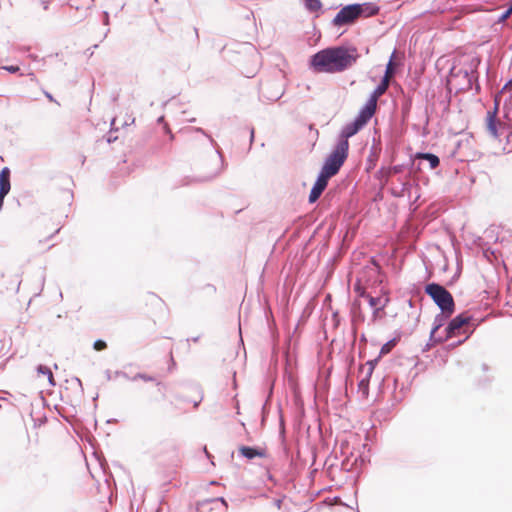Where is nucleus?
<instances>
[{"label": "nucleus", "instance_id": "46", "mask_svg": "<svg viewBox=\"0 0 512 512\" xmlns=\"http://www.w3.org/2000/svg\"><path fill=\"white\" fill-rule=\"evenodd\" d=\"M194 342H197L199 340V337H195L192 339Z\"/></svg>", "mask_w": 512, "mask_h": 512}, {"label": "nucleus", "instance_id": "8", "mask_svg": "<svg viewBox=\"0 0 512 512\" xmlns=\"http://www.w3.org/2000/svg\"><path fill=\"white\" fill-rule=\"evenodd\" d=\"M498 109L499 102L496 99L493 110H489L486 117V129L494 139H498L501 135V130L504 129V124L497 118Z\"/></svg>", "mask_w": 512, "mask_h": 512}, {"label": "nucleus", "instance_id": "38", "mask_svg": "<svg viewBox=\"0 0 512 512\" xmlns=\"http://www.w3.org/2000/svg\"><path fill=\"white\" fill-rule=\"evenodd\" d=\"M105 376H106V379L109 381L112 379V374H111V371L110 370H106L105 371Z\"/></svg>", "mask_w": 512, "mask_h": 512}, {"label": "nucleus", "instance_id": "5", "mask_svg": "<svg viewBox=\"0 0 512 512\" xmlns=\"http://www.w3.org/2000/svg\"><path fill=\"white\" fill-rule=\"evenodd\" d=\"M471 321L472 317L466 313H461L451 319L445 328V341L456 336L465 335L463 339L458 340L451 345L457 346L464 343L473 332V329L469 330V324Z\"/></svg>", "mask_w": 512, "mask_h": 512}, {"label": "nucleus", "instance_id": "41", "mask_svg": "<svg viewBox=\"0 0 512 512\" xmlns=\"http://www.w3.org/2000/svg\"><path fill=\"white\" fill-rule=\"evenodd\" d=\"M219 501H221L222 504H224L227 507V502L223 497L219 498Z\"/></svg>", "mask_w": 512, "mask_h": 512}, {"label": "nucleus", "instance_id": "39", "mask_svg": "<svg viewBox=\"0 0 512 512\" xmlns=\"http://www.w3.org/2000/svg\"><path fill=\"white\" fill-rule=\"evenodd\" d=\"M507 88H512V78L504 85L503 90Z\"/></svg>", "mask_w": 512, "mask_h": 512}, {"label": "nucleus", "instance_id": "43", "mask_svg": "<svg viewBox=\"0 0 512 512\" xmlns=\"http://www.w3.org/2000/svg\"><path fill=\"white\" fill-rule=\"evenodd\" d=\"M158 123H164V116H161L158 118Z\"/></svg>", "mask_w": 512, "mask_h": 512}, {"label": "nucleus", "instance_id": "36", "mask_svg": "<svg viewBox=\"0 0 512 512\" xmlns=\"http://www.w3.org/2000/svg\"><path fill=\"white\" fill-rule=\"evenodd\" d=\"M40 3H41V5H42L44 10H48V8H49V1L42 0Z\"/></svg>", "mask_w": 512, "mask_h": 512}, {"label": "nucleus", "instance_id": "11", "mask_svg": "<svg viewBox=\"0 0 512 512\" xmlns=\"http://www.w3.org/2000/svg\"><path fill=\"white\" fill-rule=\"evenodd\" d=\"M10 169L4 167L0 171V211L2 210L4 199L11 189Z\"/></svg>", "mask_w": 512, "mask_h": 512}, {"label": "nucleus", "instance_id": "30", "mask_svg": "<svg viewBox=\"0 0 512 512\" xmlns=\"http://www.w3.org/2000/svg\"><path fill=\"white\" fill-rule=\"evenodd\" d=\"M219 174H220V171H217L209 176L198 178L197 181H199V182L210 181V180L214 179L215 177H217Z\"/></svg>", "mask_w": 512, "mask_h": 512}, {"label": "nucleus", "instance_id": "2", "mask_svg": "<svg viewBox=\"0 0 512 512\" xmlns=\"http://www.w3.org/2000/svg\"><path fill=\"white\" fill-rule=\"evenodd\" d=\"M379 12V7L373 3H353L342 7L332 20L335 27L354 24L361 17H371Z\"/></svg>", "mask_w": 512, "mask_h": 512}, {"label": "nucleus", "instance_id": "33", "mask_svg": "<svg viewBox=\"0 0 512 512\" xmlns=\"http://www.w3.org/2000/svg\"><path fill=\"white\" fill-rule=\"evenodd\" d=\"M164 130H165L166 133H168L170 135V140H173L174 139V135L172 134L168 124H166V123L164 124Z\"/></svg>", "mask_w": 512, "mask_h": 512}, {"label": "nucleus", "instance_id": "20", "mask_svg": "<svg viewBox=\"0 0 512 512\" xmlns=\"http://www.w3.org/2000/svg\"><path fill=\"white\" fill-rule=\"evenodd\" d=\"M189 130L191 131H195V132H198V133H201L202 135H204L205 137L208 138L210 144L216 148V153L218 154L219 158H220V161H221V165H223V155H222V152L221 150L217 147V143L216 141L205 131L203 130L202 128H189Z\"/></svg>", "mask_w": 512, "mask_h": 512}, {"label": "nucleus", "instance_id": "15", "mask_svg": "<svg viewBox=\"0 0 512 512\" xmlns=\"http://www.w3.org/2000/svg\"><path fill=\"white\" fill-rule=\"evenodd\" d=\"M389 87V78L387 75H384L380 81V83L377 85V87L373 90L371 93L369 100L372 102H375L377 104V101L380 96H382Z\"/></svg>", "mask_w": 512, "mask_h": 512}, {"label": "nucleus", "instance_id": "34", "mask_svg": "<svg viewBox=\"0 0 512 512\" xmlns=\"http://www.w3.org/2000/svg\"><path fill=\"white\" fill-rule=\"evenodd\" d=\"M103 16H104V18H103V24H104V25H109V13L105 11V12L103 13Z\"/></svg>", "mask_w": 512, "mask_h": 512}, {"label": "nucleus", "instance_id": "16", "mask_svg": "<svg viewBox=\"0 0 512 512\" xmlns=\"http://www.w3.org/2000/svg\"><path fill=\"white\" fill-rule=\"evenodd\" d=\"M239 452L243 457H245L249 460L254 459L255 457H265L266 456L265 450L258 449L256 447H251V446H241L239 448Z\"/></svg>", "mask_w": 512, "mask_h": 512}, {"label": "nucleus", "instance_id": "23", "mask_svg": "<svg viewBox=\"0 0 512 512\" xmlns=\"http://www.w3.org/2000/svg\"><path fill=\"white\" fill-rule=\"evenodd\" d=\"M362 296L367 298L368 303L372 308L379 307L383 303L382 299L380 297H374L369 294H367V295L363 294Z\"/></svg>", "mask_w": 512, "mask_h": 512}, {"label": "nucleus", "instance_id": "17", "mask_svg": "<svg viewBox=\"0 0 512 512\" xmlns=\"http://www.w3.org/2000/svg\"><path fill=\"white\" fill-rule=\"evenodd\" d=\"M367 364L369 365V367L367 369V373H366L365 377H363L358 383L359 390L362 391V393L364 395L368 394L369 381H370V377L372 376V373L374 370V364L372 361H369Z\"/></svg>", "mask_w": 512, "mask_h": 512}, {"label": "nucleus", "instance_id": "1", "mask_svg": "<svg viewBox=\"0 0 512 512\" xmlns=\"http://www.w3.org/2000/svg\"><path fill=\"white\" fill-rule=\"evenodd\" d=\"M359 58L355 47L335 46L315 53L310 60L314 71L320 73L342 72L350 68Z\"/></svg>", "mask_w": 512, "mask_h": 512}, {"label": "nucleus", "instance_id": "19", "mask_svg": "<svg viewBox=\"0 0 512 512\" xmlns=\"http://www.w3.org/2000/svg\"><path fill=\"white\" fill-rule=\"evenodd\" d=\"M410 164L411 165L413 164V162L411 160H410V163L407 164V165L406 164H398V165H394V166L388 167L386 169L381 168V170L379 172L380 173H384L386 178H389L392 175H396V174L402 173L404 171V169H406Z\"/></svg>", "mask_w": 512, "mask_h": 512}, {"label": "nucleus", "instance_id": "37", "mask_svg": "<svg viewBox=\"0 0 512 512\" xmlns=\"http://www.w3.org/2000/svg\"><path fill=\"white\" fill-rule=\"evenodd\" d=\"M120 377L122 378H125L127 380H130L131 381V378L126 372L122 371L121 374H120Z\"/></svg>", "mask_w": 512, "mask_h": 512}, {"label": "nucleus", "instance_id": "26", "mask_svg": "<svg viewBox=\"0 0 512 512\" xmlns=\"http://www.w3.org/2000/svg\"><path fill=\"white\" fill-rule=\"evenodd\" d=\"M394 54H395V52L392 53L390 60H389L388 64L386 65L385 75H387L388 78L395 73V64L393 63Z\"/></svg>", "mask_w": 512, "mask_h": 512}, {"label": "nucleus", "instance_id": "40", "mask_svg": "<svg viewBox=\"0 0 512 512\" xmlns=\"http://www.w3.org/2000/svg\"><path fill=\"white\" fill-rule=\"evenodd\" d=\"M202 398H203V397L201 396V397H200V399H199V401H195V402L193 403V406H194L195 408H197V407L199 406L200 402L202 401Z\"/></svg>", "mask_w": 512, "mask_h": 512}, {"label": "nucleus", "instance_id": "42", "mask_svg": "<svg viewBox=\"0 0 512 512\" xmlns=\"http://www.w3.org/2000/svg\"><path fill=\"white\" fill-rule=\"evenodd\" d=\"M204 452H205L207 458H211V454L207 451L206 447H204Z\"/></svg>", "mask_w": 512, "mask_h": 512}, {"label": "nucleus", "instance_id": "4", "mask_svg": "<svg viewBox=\"0 0 512 512\" xmlns=\"http://www.w3.org/2000/svg\"><path fill=\"white\" fill-rule=\"evenodd\" d=\"M425 293L439 307L440 311L453 314L455 311V302L452 294L442 285L432 282L425 286Z\"/></svg>", "mask_w": 512, "mask_h": 512}, {"label": "nucleus", "instance_id": "12", "mask_svg": "<svg viewBox=\"0 0 512 512\" xmlns=\"http://www.w3.org/2000/svg\"><path fill=\"white\" fill-rule=\"evenodd\" d=\"M376 108L377 104L368 99L365 105L359 111L355 120L365 126L375 114Z\"/></svg>", "mask_w": 512, "mask_h": 512}, {"label": "nucleus", "instance_id": "14", "mask_svg": "<svg viewBox=\"0 0 512 512\" xmlns=\"http://www.w3.org/2000/svg\"><path fill=\"white\" fill-rule=\"evenodd\" d=\"M399 183L397 185H393L390 188V193L393 197L402 198L405 195L410 194V190L412 188V183L409 180H398Z\"/></svg>", "mask_w": 512, "mask_h": 512}, {"label": "nucleus", "instance_id": "31", "mask_svg": "<svg viewBox=\"0 0 512 512\" xmlns=\"http://www.w3.org/2000/svg\"><path fill=\"white\" fill-rule=\"evenodd\" d=\"M3 69L12 74L17 73L20 70L19 67L15 65L4 66Z\"/></svg>", "mask_w": 512, "mask_h": 512}, {"label": "nucleus", "instance_id": "9", "mask_svg": "<svg viewBox=\"0 0 512 512\" xmlns=\"http://www.w3.org/2000/svg\"><path fill=\"white\" fill-rule=\"evenodd\" d=\"M332 177L333 175H330L327 172L325 173V171L322 169L320 170L317 179L311 188L308 199L309 203H315L320 198V196L322 195V193L324 192L328 185L329 179Z\"/></svg>", "mask_w": 512, "mask_h": 512}, {"label": "nucleus", "instance_id": "21", "mask_svg": "<svg viewBox=\"0 0 512 512\" xmlns=\"http://www.w3.org/2000/svg\"><path fill=\"white\" fill-rule=\"evenodd\" d=\"M36 370H37L38 374L46 375L48 377L49 384L51 386H55L54 377H53L52 371L49 367L40 364L37 366Z\"/></svg>", "mask_w": 512, "mask_h": 512}, {"label": "nucleus", "instance_id": "18", "mask_svg": "<svg viewBox=\"0 0 512 512\" xmlns=\"http://www.w3.org/2000/svg\"><path fill=\"white\" fill-rule=\"evenodd\" d=\"M416 158L418 159H424L426 161H428L429 163V166L431 169H435L439 166L440 164V159L437 155L433 154V153H430V152H418L416 155H415Z\"/></svg>", "mask_w": 512, "mask_h": 512}, {"label": "nucleus", "instance_id": "44", "mask_svg": "<svg viewBox=\"0 0 512 512\" xmlns=\"http://www.w3.org/2000/svg\"><path fill=\"white\" fill-rule=\"evenodd\" d=\"M121 372H122V371H120V370L115 371L114 376H115V377H120Z\"/></svg>", "mask_w": 512, "mask_h": 512}, {"label": "nucleus", "instance_id": "28", "mask_svg": "<svg viewBox=\"0 0 512 512\" xmlns=\"http://www.w3.org/2000/svg\"><path fill=\"white\" fill-rule=\"evenodd\" d=\"M93 348L96 351H102L107 348V343L104 340L98 339L93 343Z\"/></svg>", "mask_w": 512, "mask_h": 512}, {"label": "nucleus", "instance_id": "7", "mask_svg": "<svg viewBox=\"0 0 512 512\" xmlns=\"http://www.w3.org/2000/svg\"><path fill=\"white\" fill-rule=\"evenodd\" d=\"M284 94V88L279 79H272L261 83L260 97L269 102L279 100Z\"/></svg>", "mask_w": 512, "mask_h": 512}, {"label": "nucleus", "instance_id": "27", "mask_svg": "<svg viewBox=\"0 0 512 512\" xmlns=\"http://www.w3.org/2000/svg\"><path fill=\"white\" fill-rule=\"evenodd\" d=\"M396 344V340L395 339H392L388 342H386L382 347H381V351L380 353L381 354H387L391 351V349L395 346Z\"/></svg>", "mask_w": 512, "mask_h": 512}, {"label": "nucleus", "instance_id": "6", "mask_svg": "<svg viewBox=\"0 0 512 512\" xmlns=\"http://www.w3.org/2000/svg\"><path fill=\"white\" fill-rule=\"evenodd\" d=\"M348 152L349 142H346L345 140L337 141L333 150L325 159L321 169L324 170L325 173L327 172L330 175L335 176L343 166L344 162L346 161L348 157Z\"/></svg>", "mask_w": 512, "mask_h": 512}, {"label": "nucleus", "instance_id": "35", "mask_svg": "<svg viewBox=\"0 0 512 512\" xmlns=\"http://www.w3.org/2000/svg\"><path fill=\"white\" fill-rule=\"evenodd\" d=\"M44 95L46 96V98L51 101V102H56V100L54 99V97L52 96V94H50L49 92L47 91H44Z\"/></svg>", "mask_w": 512, "mask_h": 512}, {"label": "nucleus", "instance_id": "13", "mask_svg": "<svg viewBox=\"0 0 512 512\" xmlns=\"http://www.w3.org/2000/svg\"><path fill=\"white\" fill-rule=\"evenodd\" d=\"M363 127L364 126L361 123L354 119V121L343 126L337 141L345 140L348 142V139L357 134Z\"/></svg>", "mask_w": 512, "mask_h": 512}, {"label": "nucleus", "instance_id": "47", "mask_svg": "<svg viewBox=\"0 0 512 512\" xmlns=\"http://www.w3.org/2000/svg\"><path fill=\"white\" fill-rule=\"evenodd\" d=\"M109 143H111L113 141V138H108L107 140Z\"/></svg>", "mask_w": 512, "mask_h": 512}, {"label": "nucleus", "instance_id": "22", "mask_svg": "<svg viewBox=\"0 0 512 512\" xmlns=\"http://www.w3.org/2000/svg\"><path fill=\"white\" fill-rule=\"evenodd\" d=\"M136 380H143L145 382H156L158 386L161 384L160 382L157 381V379L154 376L145 373H137L131 378V381Z\"/></svg>", "mask_w": 512, "mask_h": 512}, {"label": "nucleus", "instance_id": "25", "mask_svg": "<svg viewBox=\"0 0 512 512\" xmlns=\"http://www.w3.org/2000/svg\"><path fill=\"white\" fill-rule=\"evenodd\" d=\"M511 14H512V6L509 5V7L498 16L496 23H498V24L504 23L511 16Z\"/></svg>", "mask_w": 512, "mask_h": 512}, {"label": "nucleus", "instance_id": "29", "mask_svg": "<svg viewBox=\"0 0 512 512\" xmlns=\"http://www.w3.org/2000/svg\"><path fill=\"white\" fill-rule=\"evenodd\" d=\"M388 301L389 300L386 298V299H384L383 303L379 307L374 308V311H373V319L374 320L378 317L379 311H381V310H383L385 308V306L387 305Z\"/></svg>", "mask_w": 512, "mask_h": 512}, {"label": "nucleus", "instance_id": "3", "mask_svg": "<svg viewBox=\"0 0 512 512\" xmlns=\"http://www.w3.org/2000/svg\"><path fill=\"white\" fill-rule=\"evenodd\" d=\"M448 83L457 91H470L475 84L476 92L480 91L478 73L472 67H452L448 77Z\"/></svg>", "mask_w": 512, "mask_h": 512}, {"label": "nucleus", "instance_id": "10", "mask_svg": "<svg viewBox=\"0 0 512 512\" xmlns=\"http://www.w3.org/2000/svg\"><path fill=\"white\" fill-rule=\"evenodd\" d=\"M451 315L452 314L440 311V313L435 316L429 337V341L432 345L445 341L444 335H437V332L447 323V320Z\"/></svg>", "mask_w": 512, "mask_h": 512}, {"label": "nucleus", "instance_id": "45", "mask_svg": "<svg viewBox=\"0 0 512 512\" xmlns=\"http://www.w3.org/2000/svg\"><path fill=\"white\" fill-rule=\"evenodd\" d=\"M76 381L78 382V384H79L80 386H82V383H81V381H80V379H79V378H76Z\"/></svg>", "mask_w": 512, "mask_h": 512}, {"label": "nucleus", "instance_id": "48", "mask_svg": "<svg viewBox=\"0 0 512 512\" xmlns=\"http://www.w3.org/2000/svg\"><path fill=\"white\" fill-rule=\"evenodd\" d=\"M510 5L512 6V3Z\"/></svg>", "mask_w": 512, "mask_h": 512}, {"label": "nucleus", "instance_id": "24", "mask_svg": "<svg viewBox=\"0 0 512 512\" xmlns=\"http://www.w3.org/2000/svg\"><path fill=\"white\" fill-rule=\"evenodd\" d=\"M306 7L310 11H317L322 7L320 0H305Z\"/></svg>", "mask_w": 512, "mask_h": 512}, {"label": "nucleus", "instance_id": "32", "mask_svg": "<svg viewBox=\"0 0 512 512\" xmlns=\"http://www.w3.org/2000/svg\"><path fill=\"white\" fill-rule=\"evenodd\" d=\"M249 133H250V146H251L254 142V137H255V131H254L253 127H251L249 129Z\"/></svg>", "mask_w": 512, "mask_h": 512}]
</instances>
